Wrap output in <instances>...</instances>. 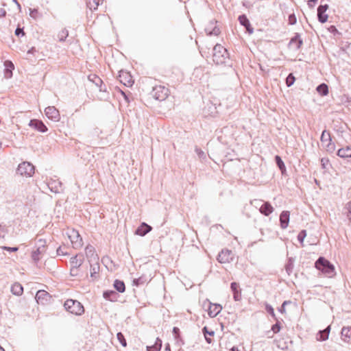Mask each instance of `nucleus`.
I'll list each match as a JSON object with an SVG mask.
<instances>
[{"label":"nucleus","mask_w":351,"mask_h":351,"mask_svg":"<svg viewBox=\"0 0 351 351\" xmlns=\"http://www.w3.org/2000/svg\"><path fill=\"white\" fill-rule=\"evenodd\" d=\"M315 267L327 278H333L336 275L335 266L323 256L318 258L315 263Z\"/></svg>","instance_id":"1"},{"label":"nucleus","mask_w":351,"mask_h":351,"mask_svg":"<svg viewBox=\"0 0 351 351\" xmlns=\"http://www.w3.org/2000/svg\"><path fill=\"white\" fill-rule=\"evenodd\" d=\"M64 307L69 313L80 316L84 314L85 309L84 306L77 300L68 299L64 304Z\"/></svg>","instance_id":"2"},{"label":"nucleus","mask_w":351,"mask_h":351,"mask_svg":"<svg viewBox=\"0 0 351 351\" xmlns=\"http://www.w3.org/2000/svg\"><path fill=\"white\" fill-rule=\"evenodd\" d=\"M169 89L162 85H158L153 88L152 91V97L158 101H164L169 96Z\"/></svg>","instance_id":"3"},{"label":"nucleus","mask_w":351,"mask_h":351,"mask_svg":"<svg viewBox=\"0 0 351 351\" xmlns=\"http://www.w3.org/2000/svg\"><path fill=\"white\" fill-rule=\"evenodd\" d=\"M69 239L74 248H80L83 245V240L77 230L70 229L67 232Z\"/></svg>","instance_id":"4"},{"label":"nucleus","mask_w":351,"mask_h":351,"mask_svg":"<svg viewBox=\"0 0 351 351\" xmlns=\"http://www.w3.org/2000/svg\"><path fill=\"white\" fill-rule=\"evenodd\" d=\"M17 173L22 176H32L34 173V167L29 162H22L18 167Z\"/></svg>","instance_id":"5"},{"label":"nucleus","mask_w":351,"mask_h":351,"mask_svg":"<svg viewBox=\"0 0 351 351\" xmlns=\"http://www.w3.org/2000/svg\"><path fill=\"white\" fill-rule=\"evenodd\" d=\"M321 142L322 146L326 148L328 152H332L335 149V145L331 143L330 134L326 130H324L321 135Z\"/></svg>","instance_id":"6"},{"label":"nucleus","mask_w":351,"mask_h":351,"mask_svg":"<svg viewBox=\"0 0 351 351\" xmlns=\"http://www.w3.org/2000/svg\"><path fill=\"white\" fill-rule=\"evenodd\" d=\"M221 58H223V60H221V65L224 64V66L227 67L228 72L234 74V70L232 69L233 61L230 58V54L226 48L223 49V53L221 54Z\"/></svg>","instance_id":"7"},{"label":"nucleus","mask_w":351,"mask_h":351,"mask_svg":"<svg viewBox=\"0 0 351 351\" xmlns=\"http://www.w3.org/2000/svg\"><path fill=\"white\" fill-rule=\"evenodd\" d=\"M119 82L126 86H132L134 80L131 74L125 71H121L118 77Z\"/></svg>","instance_id":"8"},{"label":"nucleus","mask_w":351,"mask_h":351,"mask_svg":"<svg viewBox=\"0 0 351 351\" xmlns=\"http://www.w3.org/2000/svg\"><path fill=\"white\" fill-rule=\"evenodd\" d=\"M45 113L51 120L58 121L60 119L59 111L54 106H49L45 108Z\"/></svg>","instance_id":"9"},{"label":"nucleus","mask_w":351,"mask_h":351,"mask_svg":"<svg viewBox=\"0 0 351 351\" xmlns=\"http://www.w3.org/2000/svg\"><path fill=\"white\" fill-rule=\"evenodd\" d=\"M328 9V5L327 4L321 5L317 8V18L321 23H324L328 20V16L326 14Z\"/></svg>","instance_id":"10"},{"label":"nucleus","mask_w":351,"mask_h":351,"mask_svg":"<svg viewBox=\"0 0 351 351\" xmlns=\"http://www.w3.org/2000/svg\"><path fill=\"white\" fill-rule=\"evenodd\" d=\"M303 44L302 40L300 38V35L298 33H295V36L291 38L289 43V47L290 48L294 47L295 49L298 50L300 49Z\"/></svg>","instance_id":"11"},{"label":"nucleus","mask_w":351,"mask_h":351,"mask_svg":"<svg viewBox=\"0 0 351 351\" xmlns=\"http://www.w3.org/2000/svg\"><path fill=\"white\" fill-rule=\"evenodd\" d=\"M83 255L77 254L71 258L70 263L71 266V271H74L81 266L83 263Z\"/></svg>","instance_id":"12"},{"label":"nucleus","mask_w":351,"mask_h":351,"mask_svg":"<svg viewBox=\"0 0 351 351\" xmlns=\"http://www.w3.org/2000/svg\"><path fill=\"white\" fill-rule=\"evenodd\" d=\"M230 289L233 293V298L235 301H239L241 299V290L238 283L233 282L230 285Z\"/></svg>","instance_id":"13"},{"label":"nucleus","mask_w":351,"mask_h":351,"mask_svg":"<svg viewBox=\"0 0 351 351\" xmlns=\"http://www.w3.org/2000/svg\"><path fill=\"white\" fill-rule=\"evenodd\" d=\"M289 217L290 213L287 210H284L281 213L280 215V227L282 229H285L287 228L289 222Z\"/></svg>","instance_id":"14"},{"label":"nucleus","mask_w":351,"mask_h":351,"mask_svg":"<svg viewBox=\"0 0 351 351\" xmlns=\"http://www.w3.org/2000/svg\"><path fill=\"white\" fill-rule=\"evenodd\" d=\"M233 256L234 255L231 250H221V264L230 262L233 259Z\"/></svg>","instance_id":"15"},{"label":"nucleus","mask_w":351,"mask_h":351,"mask_svg":"<svg viewBox=\"0 0 351 351\" xmlns=\"http://www.w3.org/2000/svg\"><path fill=\"white\" fill-rule=\"evenodd\" d=\"M29 125L41 132H45L47 130L46 125L39 120H32L29 123Z\"/></svg>","instance_id":"16"},{"label":"nucleus","mask_w":351,"mask_h":351,"mask_svg":"<svg viewBox=\"0 0 351 351\" xmlns=\"http://www.w3.org/2000/svg\"><path fill=\"white\" fill-rule=\"evenodd\" d=\"M152 227L145 223H142L136 230V234L139 236H145L147 233L152 230Z\"/></svg>","instance_id":"17"},{"label":"nucleus","mask_w":351,"mask_h":351,"mask_svg":"<svg viewBox=\"0 0 351 351\" xmlns=\"http://www.w3.org/2000/svg\"><path fill=\"white\" fill-rule=\"evenodd\" d=\"M46 247L44 245L38 247L36 250H34L32 253V257L35 261L40 259L42 255L45 252Z\"/></svg>","instance_id":"18"},{"label":"nucleus","mask_w":351,"mask_h":351,"mask_svg":"<svg viewBox=\"0 0 351 351\" xmlns=\"http://www.w3.org/2000/svg\"><path fill=\"white\" fill-rule=\"evenodd\" d=\"M261 214L269 216L273 211L274 208L268 202H264L259 209Z\"/></svg>","instance_id":"19"},{"label":"nucleus","mask_w":351,"mask_h":351,"mask_svg":"<svg viewBox=\"0 0 351 351\" xmlns=\"http://www.w3.org/2000/svg\"><path fill=\"white\" fill-rule=\"evenodd\" d=\"M5 71L4 75L5 78H10L12 76V70L14 69V66L11 61L6 60L4 62Z\"/></svg>","instance_id":"20"},{"label":"nucleus","mask_w":351,"mask_h":351,"mask_svg":"<svg viewBox=\"0 0 351 351\" xmlns=\"http://www.w3.org/2000/svg\"><path fill=\"white\" fill-rule=\"evenodd\" d=\"M341 334L342 340L345 342L349 343L351 341V326L343 327Z\"/></svg>","instance_id":"21"},{"label":"nucleus","mask_w":351,"mask_h":351,"mask_svg":"<svg viewBox=\"0 0 351 351\" xmlns=\"http://www.w3.org/2000/svg\"><path fill=\"white\" fill-rule=\"evenodd\" d=\"M49 293L44 290H39L36 294V300L38 303L44 304V302L47 300L49 297Z\"/></svg>","instance_id":"22"},{"label":"nucleus","mask_w":351,"mask_h":351,"mask_svg":"<svg viewBox=\"0 0 351 351\" xmlns=\"http://www.w3.org/2000/svg\"><path fill=\"white\" fill-rule=\"evenodd\" d=\"M239 21L241 25L244 26L250 34L253 32V29L250 27V21L245 14L239 16Z\"/></svg>","instance_id":"23"},{"label":"nucleus","mask_w":351,"mask_h":351,"mask_svg":"<svg viewBox=\"0 0 351 351\" xmlns=\"http://www.w3.org/2000/svg\"><path fill=\"white\" fill-rule=\"evenodd\" d=\"M330 326H328L326 329L324 330L319 331L317 335V339L319 341H325L328 339L329 332H330Z\"/></svg>","instance_id":"24"},{"label":"nucleus","mask_w":351,"mask_h":351,"mask_svg":"<svg viewBox=\"0 0 351 351\" xmlns=\"http://www.w3.org/2000/svg\"><path fill=\"white\" fill-rule=\"evenodd\" d=\"M337 156L341 158H351V147L341 148L337 152Z\"/></svg>","instance_id":"25"},{"label":"nucleus","mask_w":351,"mask_h":351,"mask_svg":"<svg viewBox=\"0 0 351 351\" xmlns=\"http://www.w3.org/2000/svg\"><path fill=\"white\" fill-rule=\"evenodd\" d=\"M208 315L215 317L219 313V309L217 304H210L208 309Z\"/></svg>","instance_id":"26"},{"label":"nucleus","mask_w":351,"mask_h":351,"mask_svg":"<svg viewBox=\"0 0 351 351\" xmlns=\"http://www.w3.org/2000/svg\"><path fill=\"white\" fill-rule=\"evenodd\" d=\"M11 291L16 295H20L23 293V288L21 284L16 282L12 285Z\"/></svg>","instance_id":"27"},{"label":"nucleus","mask_w":351,"mask_h":351,"mask_svg":"<svg viewBox=\"0 0 351 351\" xmlns=\"http://www.w3.org/2000/svg\"><path fill=\"white\" fill-rule=\"evenodd\" d=\"M316 90L318 93L322 96H325L328 93V87L324 83L318 85Z\"/></svg>","instance_id":"28"},{"label":"nucleus","mask_w":351,"mask_h":351,"mask_svg":"<svg viewBox=\"0 0 351 351\" xmlns=\"http://www.w3.org/2000/svg\"><path fill=\"white\" fill-rule=\"evenodd\" d=\"M99 273V265L97 262L93 266H92L90 270V277L93 279H97L98 278Z\"/></svg>","instance_id":"29"},{"label":"nucleus","mask_w":351,"mask_h":351,"mask_svg":"<svg viewBox=\"0 0 351 351\" xmlns=\"http://www.w3.org/2000/svg\"><path fill=\"white\" fill-rule=\"evenodd\" d=\"M275 161H276V163L277 166L278 167V168L281 171L282 173L283 174L284 172L286 171V167H285L284 162L282 161V160L280 158V156H275Z\"/></svg>","instance_id":"30"},{"label":"nucleus","mask_w":351,"mask_h":351,"mask_svg":"<svg viewBox=\"0 0 351 351\" xmlns=\"http://www.w3.org/2000/svg\"><path fill=\"white\" fill-rule=\"evenodd\" d=\"M293 261H294V260L293 258H289L288 259L287 263L285 265V270L289 276H290L291 274L293 272Z\"/></svg>","instance_id":"31"},{"label":"nucleus","mask_w":351,"mask_h":351,"mask_svg":"<svg viewBox=\"0 0 351 351\" xmlns=\"http://www.w3.org/2000/svg\"><path fill=\"white\" fill-rule=\"evenodd\" d=\"M114 288L119 292L123 293L125 291V287L123 281L116 280L114 283Z\"/></svg>","instance_id":"32"},{"label":"nucleus","mask_w":351,"mask_h":351,"mask_svg":"<svg viewBox=\"0 0 351 351\" xmlns=\"http://www.w3.org/2000/svg\"><path fill=\"white\" fill-rule=\"evenodd\" d=\"M100 0H87V5L90 10L97 9Z\"/></svg>","instance_id":"33"},{"label":"nucleus","mask_w":351,"mask_h":351,"mask_svg":"<svg viewBox=\"0 0 351 351\" xmlns=\"http://www.w3.org/2000/svg\"><path fill=\"white\" fill-rule=\"evenodd\" d=\"M204 331L206 340L208 343H210L212 342V337L214 335V332L213 331L208 332L206 327L204 328Z\"/></svg>","instance_id":"34"},{"label":"nucleus","mask_w":351,"mask_h":351,"mask_svg":"<svg viewBox=\"0 0 351 351\" xmlns=\"http://www.w3.org/2000/svg\"><path fill=\"white\" fill-rule=\"evenodd\" d=\"M295 80V77L293 76V73H289L288 76L286 78V85L288 87H290L292 86Z\"/></svg>","instance_id":"35"},{"label":"nucleus","mask_w":351,"mask_h":351,"mask_svg":"<svg viewBox=\"0 0 351 351\" xmlns=\"http://www.w3.org/2000/svg\"><path fill=\"white\" fill-rule=\"evenodd\" d=\"M321 165L323 169L328 170V167L330 166L329 164V160L327 158H322L320 160Z\"/></svg>","instance_id":"36"},{"label":"nucleus","mask_w":351,"mask_h":351,"mask_svg":"<svg viewBox=\"0 0 351 351\" xmlns=\"http://www.w3.org/2000/svg\"><path fill=\"white\" fill-rule=\"evenodd\" d=\"M265 310L275 320H277L274 310L271 305L267 304L265 306Z\"/></svg>","instance_id":"37"},{"label":"nucleus","mask_w":351,"mask_h":351,"mask_svg":"<svg viewBox=\"0 0 351 351\" xmlns=\"http://www.w3.org/2000/svg\"><path fill=\"white\" fill-rule=\"evenodd\" d=\"M117 339L120 342V343L123 346L125 347L127 346L126 340L123 336V335L121 332H118L117 335Z\"/></svg>","instance_id":"38"},{"label":"nucleus","mask_w":351,"mask_h":351,"mask_svg":"<svg viewBox=\"0 0 351 351\" xmlns=\"http://www.w3.org/2000/svg\"><path fill=\"white\" fill-rule=\"evenodd\" d=\"M276 321V323L271 326V330L274 332V333H278L281 328L280 323L278 319H277Z\"/></svg>","instance_id":"39"},{"label":"nucleus","mask_w":351,"mask_h":351,"mask_svg":"<svg viewBox=\"0 0 351 351\" xmlns=\"http://www.w3.org/2000/svg\"><path fill=\"white\" fill-rule=\"evenodd\" d=\"M306 236V231L305 230H303L300 231L298 235V240L300 241V243H302L304 241V238Z\"/></svg>","instance_id":"40"},{"label":"nucleus","mask_w":351,"mask_h":351,"mask_svg":"<svg viewBox=\"0 0 351 351\" xmlns=\"http://www.w3.org/2000/svg\"><path fill=\"white\" fill-rule=\"evenodd\" d=\"M86 253L88 254V253L92 254V255H95V258L97 261L98 257L97 254H95V248L93 246H87L86 247Z\"/></svg>","instance_id":"41"},{"label":"nucleus","mask_w":351,"mask_h":351,"mask_svg":"<svg viewBox=\"0 0 351 351\" xmlns=\"http://www.w3.org/2000/svg\"><path fill=\"white\" fill-rule=\"evenodd\" d=\"M288 21H289V25H295L297 22V19H296V16L294 14H291L289 16V18H288Z\"/></svg>","instance_id":"42"},{"label":"nucleus","mask_w":351,"mask_h":351,"mask_svg":"<svg viewBox=\"0 0 351 351\" xmlns=\"http://www.w3.org/2000/svg\"><path fill=\"white\" fill-rule=\"evenodd\" d=\"M290 303H291V302L289 300L284 301L282 304L281 305L280 308H279V311L281 313H285V306Z\"/></svg>","instance_id":"43"},{"label":"nucleus","mask_w":351,"mask_h":351,"mask_svg":"<svg viewBox=\"0 0 351 351\" xmlns=\"http://www.w3.org/2000/svg\"><path fill=\"white\" fill-rule=\"evenodd\" d=\"M212 27H208L206 28V32H208V34L210 35H212V34H215V35H217L218 34V32L219 30L218 29H216L215 28L213 29V31H210V29H211Z\"/></svg>","instance_id":"44"},{"label":"nucleus","mask_w":351,"mask_h":351,"mask_svg":"<svg viewBox=\"0 0 351 351\" xmlns=\"http://www.w3.org/2000/svg\"><path fill=\"white\" fill-rule=\"evenodd\" d=\"M68 36V32L65 29H62L61 32V37L60 40H64L65 38Z\"/></svg>","instance_id":"45"},{"label":"nucleus","mask_w":351,"mask_h":351,"mask_svg":"<svg viewBox=\"0 0 351 351\" xmlns=\"http://www.w3.org/2000/svg\"><path fill=\"white\" fill-rule=\"evenodd\" d=\"M3 249L9 252H16L18 247H3Z\"/></svg>","instance_id":"46"},{"label":"nucleus","mask_w":351,"mask_h":351,"mask_svg":"<svg viewBox=\"0 0 351 351\" xmlns=\"http://www.w3.org/2000/svg\"><path fill=\"white\" fill-rule=\"evenodd\" d=\"M346 209L348 212V216L349 217L350 215H351V201L346 205Z\"/></svg>","instance_id":"47"},{"label":"nucleus","mask_w":351,"mask_h":351,"mask_svg":"<svg viewBox=\"0 0 351 351\" xmlns=\"http://www.w3.org/2000/svg\"><path fill=\"white\" fill-rule=\"evenodd\" d=\"M22 34V36H24L25 35V33L23 30V29L20 28V27H18L16 31H15V34L16 36H19V34Z\"/></svg>","instance_id":"48"},{"label":"nucleus","mask_w":351,"mask_h":351,"mask_svg":"<svg viewBox=\"0 0 351 351\" xmlns=\"http://www.w3.org/2000/svg\"><path fill=\"white\" fill-rule=\"evenodd\" d=\"M317 0H309L308 1V5L310 8H313L315 3H317Z\"/></svg>","instance_id":"49"},{"label":"nucleus","mask_w":351,"mask_h":351,"mask_svg":"<svg viewBox=\"0 0 351 351\" xmlns=\"http://www.w3.org/2000/svg\"><path fill=\"white\" fill-rule=\"evenodd\" d=\"M213 62L216 63L217 64H218V57L216 55V53H213Z\"/></svg>","instance_id":"50"},{"label":"nucleus","mask_w":351,"mask_h":351,"mask_svg":"<svg viewBox=\"0 0 351 351\" xmlns=\"http://www.w3.org/2000/svg\"><path fill=\"white\" fill-rule=\"evenodd\" d=\"M37 14H38V11L36 10H34L31 11L30 16L32 17L35 18Z\"/></svg>","instance_id":"51"},{"label":"nucleus","mask_w":351,"mask_h":351,"mask_svg":"<svg viewBox=\"0 0 351 351\" xmlns=\"http://www.w3.org/2000/svg\"><path fill=\"white\" fill-rule=\"evenodd\" d=\"M330 32L335 33L338 32L337 28L334 25H331L329 28Z\"/></svg>","instance_id":"52"},{"label":"nucleus","mask_w":351,"mask_h":351,"mask_svg":"<svg viewBox=\"0 0 351 351\" xmlns=\"http://www.w3.org/2000/svg\"><path fill=\"white\" fill-rule=\"evenodd\" d=\"M179 331H180V330H179V328H177V327H174V328H173V333H174L176 336H177V335H178V334H179Z\"/></svg>","instance_id":"53"},{"label":"nucleus","mask_w":351,"mask_h":351,"mask_svg":"<svg viewBox=\"0 0 351 351\" xmlns=\"http://www.w3.org/2000/svg\"><path fill=\"white\" fill-rule=\"evenodd\" d=\"M57 252H58V254H64V253L62 250V247H61L58 248Z\"/></svg>","instance_id":"54"},{"label":"nucleus","mask_w":351,"mask_h":351,"mask_svg":"<svg viewBox=\"0 0 351 351\" xmlns=\"http://www.w3.org/2000/svg\"><path fill=\"white\" fill-rule=\"evenodd\" d=\"M231 350H232V351H238V350H237L235 347H232V348H231Z\"/></svg>","instance_id":"55"},{"label":"nucleus","mask_w":351,"mask_h":351,"mask_svg":"<svg viewBox=\"0 0 351 351\" xmlns=\"http://www.w3.org/2000/svg\"><path fill=\"white\" fill-rule=\"evenodd\" d=\"M220 327H221V330H223V325L221 323Z\"/></svg>","instance_id":"56"},{"label":"nucleus","mask_w":351,"mask_h":351,"mask_svg":"<svg viewBox=\"0 0 351 351\" xmlns=\"http://www.w3.org/2000/svg\"><path fill=\"white\" fill-rule=\"evenodd\" d=\"M0 351H5V350L1 346H0Z\"/></svg>","instance_id":"57"},{"label":"nucleus","mask_w":351,"mask_h":351,"mask_svg":"<svg viewBox=\"0 0 351 351\" xmlns=\"http://www.w3.org/2000/svg\"><path fill=\"white\" fill-rule=\"evenodd\" d=\"M216 47H217V45L215 46L213 50L215 51L216 50Z\"/></svg>","instance_id":"58"}]
</instances>
